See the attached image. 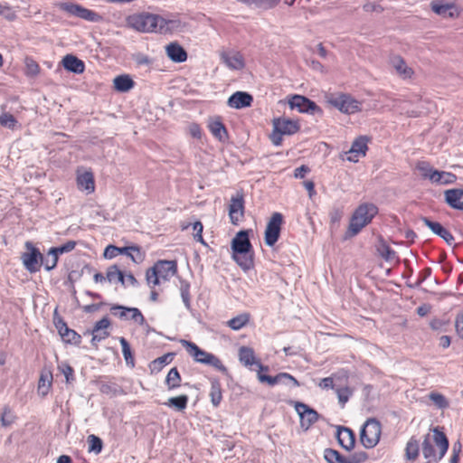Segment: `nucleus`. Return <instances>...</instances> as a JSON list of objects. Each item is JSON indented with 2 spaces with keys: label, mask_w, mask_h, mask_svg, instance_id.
<instances>
[{
  "label": "nucleus",
  "mask_w": 463,
  "mask_h": 463,
  "mask_svg": "<svg viewBox=\"0 0 463 463\" xmlns=\"http://www.w3.org/2000/svg\"><path fill=\"white\" fill-rule=\"evenodd\" d=\"M295 410L300 417V426L305 430H307L318 420V413L303 402H297L295 403Z\"/></svg>",
  "instance_id": "19"
},
{
  "label": "nucleus",
  "mask_w": 463,
  "mask_h": 463,
  "mask_svg": "<svg viewBox=\"0 0 463 463\" xmlns=\"http://www.w3.org/2000/svg\"><path fill=\"white\" fill-rule=\"evenodd\" d=\"M420 455V441L412 436L409 439L405 446V458L407 460L415 461Z\"/></svg>",
  "instance_id": "37"
},
{
  "label": "nucleus",
  "mask_w": 463,
  "mask_h": 463,
  "mask_svg": "<svg viewBox=\"0 0 463 463\" xmlns=\"http://www.w3.org/2000/svg\"><path fill=\"white\" fill-rule=\"evenodd\" d=\"M335 390L337 395L338 402L340 403L341 407L344 408L345 403L353 395L354 391L349 386L337 387Z\"/></svg>",
  "instance_id": "44"
},
{
  "label": "nucleus",
  "mask_w": 463,
  "mask_h": 463,
  "mask_svg": "<svg viewBox=\"0 0 463 463\" xmlns=\"http://www.w3.org/2000/svg\"><path fill=\"white\" fill-rule=\"evenodd\" d=\"M255 366L258 367L257 377L260 383H266L270 386H274L277 383H279L282 379H288L290 382H292L295 386H299V383L298 382V380L288 373H279L276 376L264 374L263 372L269 371V366L263 365L260 360L259 364H256Z\"/></svg>",
  "instance_id": "16"
},
{
  "label": "nucleus",
  "mask_w": 463,
  "mask_h": 463,
  "mask_svg": "<svg viewBox=\"0 0 463 463\" xmlns=\"http://www.w3.org/2000/svg\"><path fill=\"white\" fill-rule=\"evenodd\" d=\"M61 9L64 12L74 15L76 17H80L85 21L89 22H99L102 17L98 13L91 9H88L79 4L74 3H62L60 5Z\"/></svg>",
  "instance_id": "13"
},
{
  "label": "nucleus",
  "mask_w": 463,
  "mask_h": 463,
  "mask_svg": "<svg viewBox=\"0 0 463 463\" xmlns=\"http://www.w3.org/2000/svg\"><path fill=\"white\" fill-rule=\"evenodd\" d=\"M110 326V321L108 317H103L98 322L95 323L94 327L92 329V338L91 344L92 345L97 346L98 343L106 339L109 335V332L108 331Z\"/></svg>",
  "instance_id": "24"
},
{
  "label": "nucleus",
  "mask_w": 463,
  "mask_h": 463,
  "mask_svg": "<svg viewBox=\"0 0 463 463\" xmlns=\"http://www.w3.org/2000/svg\"><path fill=\"white\" fill-rule=\"evenodd\" d=\"M25 74L30 77H35L40 73L41 68L38 62L32 57H25Z\"/></svg>",
  "instance_id": "45"
},
{
  "label": "nucleus",
  "mask_w": 463,
  "mask_h": 463,
  "mask_svg": "<svg viewBox=\"0 0 463 463\" xmlns=\"http://www.w3.org/2000/svg\"><path fill=\"white\" fill-rule=\"evenodd\" d=\"M173 354L168 353L152 361L150 364L151 371H161L164 366H165L166 364H170L173 361Z\"/></svg>",
  "instance_id": "42"
},
{
  "label": "nucleus",
  "mask_w": 463,
  "mask_h": 463,
  "mask_svg": "<svg viewBox=\"0 0 463 463\" xmlns=\"http://www.w3.org/2000/svg\"><path fill=\"white\" fill-rule=\"evenodd\" d=\"M59 334L66 343L80 345L81 342V336L76 331L69 328L67 325L61 322L57 325Z\"/></svg>",
  "instance_id": "33"
},
{
  "label": "nucleus",
  "mask_w": 463,
  "mask_h": 463,
  "mask_svg": "<svg viewBox=\"0 0 463 463\" xmlns=\"http://www.w3.org/2000/svg\"><path fill=\"white\" fill-rule=\"evenodd\" d=\"M189 134L196 138L201 139L203 137V130L199 124L197 123H191L188 127Z\"/></svg>",
  "instance_id": "55"
},
{
  "label": "nucleus",
  "mask_w": 463,
  "mask_h": 463,
  "mask_svg": "<svg viewBox=\"0 0 463 463\" xmlns=\"http://www.w3.org/2000/svg\"><path fill=\"white\" fill-rule=\"evenodd\" d=\"M177 273L176 260H158L146 273L147 284L154 288L161 281H168Z\"/></svg>",
  "instance_id": "5"
},
{
  "label": "nucleus",
  "mask_w": 463,
  "mask_h": 463,
  "mask_svg": "<svg viewBox=\"0 0 463 463\" xmlns=\"http://www.w3.org/2000/svg\"><path fill=\"white\" fill-rule=\"evenodd\" d=\"M88 444L89 451L99 453L102 449V440L93 434L88 437Z\"/></svg>",
  "instance_id": "49"
},
{
  "label": "nucleus",
  "mask_w": 463,
  "mask_h": 463,
  "mask_svg": "<svg viewBox=\"0 0 463 463\" xmlns=\"http://www.w3.org/2000/svg\"><path fill=\"white\" fill-rule=\"evenodd\" d=\"M58 260H59V255L56 252H52V248H51L48 251L47 259L45 260V262H44L45 269L47 270L53 269L58 263Z\"/></svg>",
  "instance_id": "53"
},
{
  "label": "nucleus",
  "mask_w": 463,
  "mask_h": 463,
  "mask_svg": "<svg viewBox=\"0 0 463 463\" xmlns=\"http://www.w3.org/2000/svg\"><path fill=\"white\" fill-rule=\"evenodd\" d=\"M114 316L133 321L138 326H144L146 319L141 311L137 307H125L122 306H113L110 308Z\"/></svg>",
  "instance_id": "20"
},
{
  "label": "nucleus",
  "mask_w": 463,
  "mask_h": 463,
  "mask_svg": "<svg viewBox=\"0 0 463 463\" xmlns=\"http://www.w3.org/2000/svg\"><path fill=\"white\" fill-rule=\"evenodd\" d=\"M120 252L119 247L114 245H109L104 250V257L106 259H113L117 257Z\"/></svg>",
  "instance_id": "56"
},
{
  "label": "nucleus",
  "mask_w": 463,
  "mask_h": 463,
  "mask_svg": "<svg viewBox=\"0 0 463 463\" xmlns=\"http://www.w3.org/2000/svg\"><path fill=\"white\" fill-rule=\"evenodd\" d=\"M52 386V375L42 374L38 383V391L43 394L46 395Z\"/></svg>",
  "instance_id": "48"
},
{
  "label": "nucleus",
  "mask_w": 463,
  "mask_h": 463,
  "mask_svg": "<svg viewBox=\"0 0 463 463\" xmlns=\"http://www.w3.org/2000/svg\"><path fill=\"white\" fill-rule=\"evenodd\" d=\"M61 63L63 67L71 72L77 74L83 73L85 71V63L83 61L72 54H67L63 57Z\"/></svg>",
  "instance_id": "31"
},
{
  "label": "nucleus",
  "mask_w": 463,
  "mask_h": 463,
  "mask_svg": "<svg viewBox=\"0 0 463 463\" xmlns=\"http://www.w3.org/2000/svg\"><path fill=\"white\" fill-rule=\"evenodd\" d=\"M207 127L212 135L220 142L225 143L228 140V130L222 123L221 117L210 118Z\"/></svg>",
  "instance_id": "23"
},
{
  "label": "nucleus",
  "mask_w": 463,
  "mask_h": 463,
  "mask_svg": "<svg viewBox=\"0 0 463 463\" xmlns=\"http://www.w3.org/2000/svg\"><path fill=\"white\" fill-rule=\"evenodd\" d=\"M180 343L196 363L213 366L221 373L227 372V367L223 364L222 361L213 354L201 349L195 343L188 340L183 339Z\"/></svg>",
  "instance_id": "4"
},
{
  "label": "nucleus",
  "mask_w": 463,
  "mask_h": 463,
  "mask_svg": "<svg viewBox=\"0 0 463 463\" xmlns=\"http://www.w3.org/2000/svg\"><path fill=\"white\" fill-rule=\"evenodd\" d=\"M378 213V208L373 203H362L354 212L348 226L350 236L358 234L368 225Z\"/></svg>",
  "instance_id": "6"
},
{
  "label": "nucleus",
  "mask_w": 463,
  "mask_h": 463,
  "mask_svg": "<svg viewBox=\"0 0 463 463\" xmlns=\"http://www.w3.org/2000/svg\"><path fill=\"white\" fill-rule=\"evenodd\" d=\"M424 224L429 227L435 234L444 239L447 242H451L454 240L451 232L443 227L439 222H432L428 218H423Z\"/></svg>",
  "instance_id": "34"
},
{
  "label": "nucleus",
  "mask_w": 463,
  "mask_h": 463,
  "mask_svg": "<svg viewBox=\"0 0 463 463\" xmlns=\"http://www.w3.org/2000/svg\"><path fill=\"white\" fill-rule=\"evenodd\" d=\"M369 141L370 138L366 136H360L356 137L350 149L345 152V159L349 162L356 163L361 157H364L368 150Z\"/></svg>",
  "instance_id": "18"
},
{
  "label": "nucleus",
  "mask_w": 463,
  "mask_h": 463,
  "mask_svg": "<svg viewBox=\"0 0 463 463\" xmlns=\"http://www.w3.org/2000/svg\"><path fill=\"white\" fill-rule=\"evenodd\" d=\"M444 201L452 209L463 211V189L452 188L444 192Z\"/></svg>",
  "instance_id": "25"
},
{
  "label": "nucleus",
  "mask_w": 463,
  "mask_h": 463,
  "mask_svg": "<svg viewBox=\"0 0 463 463\" xmlns=\"http://www.w3.org/2000/svg\"><path fill=\"white\" fill-rule=\"evenodd\" d=\"M391 64L395 70L396 73L403 80L411 79L414 75L412 68L409 67L403 58L401 56H393L391 59Z\"/></svg>",
  "instance_id": "28"
},
{
  "label": "nucleus",
  "mask_w": 463,
  "mask_h": 463,
  "mask_svg": "<svg viewBox=\"0 0 463 463\" xmlns=\"http://www.w3.org/2000/svg\"><path fill=\"white\" fill-rule=\"evenodd\" d=\"M289 105L292 109H298L302 113L315 114L322 112V109L314 101L300 95H295L289 100Z\"/></svg>",
  "instance_id": "21"
},
{
  "label": "nucleus",
  "mask_w": 463,
  "mask_h": 463,
  "mask_svg": "<svg viewBox=\"0 0 463 463\" xmlns=\"http://www.w3.org/2000/svg\"><path fill=\"white\" fill-rule=\"evenodd\" d=\"M135 86V81L128 74H121L114 78L113 87L118 92H128Z\"/></svg>",
  "instance_id": "35"
},
{
  "label": "nucleus",
  "mask_w": 463,
  "mask_h": 463,
  "mask_svg": "<svg viewBox=\"0 0 463 463\" xmlns=\"http://www.w3.org/2000/svg\"><path fill=\"white\" fill-rule=\"evenodd\" d=\"M363 8L365 12L381 13L383 11V8L380 5H377V4L372 3V2H368V3L364 4Z\"/></svg>",
  "instance_id": "58"
},
{
  "label": "nucleus",
  "mask_w": 463,
  "mask_h": 463,
  "mask_svg": "<svg viewBox=\"0 0 463 463\" xmlns=\"http://www.w3.org/2000/svg\"><path fill=\"white\" fill-rule=\"evenodd\" d=\"M182 377L176 367H173L169 370L165 383L169 391L175 390L181 386Z\"/></svg>",
  "instance_id": "39"
},
{
  "label": "nucleus",
  "mask_w": 463,
  "mask_h": 463,
  "mask_svg": "<svg viewBox=\"0 0 463 463\" xmlns=\"http://www.w3.org/2000/svg\"><path fill=\"white\" fill-rule=\"evenodd\" d=\"M76 184L80 192L91 194L95 192V177L91 169L78 167L76 170Z\"/></svg>",
  "instance_id": "15"
},
{
  "label": "nucleus",
  "mask_w": 463,
  "mask_h": 463,
  "mask_svg": "<svg viewBox=\"0 0 463 463\" xmlns=\"http://www.w3.org/2000/svg\"><path fill=\"white\" fill-rule=\"evenodd\" d=\"M222 62L231 70H242L245 66L244 58L239 52H222L221 54Z\"/></svg>",
  "instance_id": "27"
},
{
  "label": "nucleus",
  "mask_w": 463,
  "mask_h": 463,
  "mask_svg": "<svg viewBox=\"0 0 463 463\" xmlns=\"http://www.w3.org/2000/svg\"><path fill=\"white\" fill-rule=\"evenodd\" d=\"M283 222V215L280 213H272L267 223L264 236L265 243L268 246L271 247L278 241Z\"/></svg>",
  "instance_id": "12"
},
{
  "label": "nucleus",
  "mask_w": 463,
  "mask_h": 463,
  "mask_svg": "<svg viewBox=\"0 0 463 463\" xmlns=\"http://www.w3.org/2000/svg\"><path fill=\"white\" fill-rule=\"evenodd\" d=\"M418 168L422 172L424 177L429 178L431 182L436 184H452L458 180L455 174L433 169L429 167L425 163L419 165Z\"/></svg>",
  "instance_id": "11"
},
{
  "label": "nucleus",
  "mask_w": 463,
  "mask_h": 463,
  "mask_svg": "<svg viewBox=\"0 0 463 463\" xmlns=\"http://www.w3.org/2000/svg\"><path fill=\"white\" fill-rule=\"evenodd\" d=\"M17 119L10 113L4 112L0 115V125L10 129H14L17 126Z\"/></svg>",
  "instance_id": "47"
},
{
  "label": "nucleus",
  "mask_w": 463,
  "mask_h": 463,
  "mask_svg": "<svg viewBox=\"0 0 463 463\" xmlns=\"http://www.w3.org/2000/svg\"><path fill=\"white\" fill-rule=\"evenodd\" d=\"M282 136L283 134H280L279 132L276 131L273 128L272 134L270 136L271 141L275 146H279L282 142Z\"/></svg>",
  "instance_id": "63"
},
{
  "label": "nucleus",
  "mask_w": 463,
  "mask_h": 463,
  "mask_svg": "<svg viewBox=\"0 0 463 463\" xmlns=\"http://www.w3.org/2000/svg\"><path fill=\"white\" fill-rule=\"evenodd\" d=\"M0 15L8 21H14L17 18L15 11L9 5H2L0 3Z\"/></svg>",
  "instance_id": "50"
},
{
  "label": "nucleus",
  "mask_w": 463,
  "mask_h": 463,
  "mask_svg": "<svg viewBox=\"0 0 463 463\" xmlns=\"http://www.w3.org/2000/svg\"><path fill=\"white\" fill-rule=\"evenodd\" d=\"M273 128L276 131L283 135H294L300 129V124L298 120L287 118H278L273 120Z\"/></svg>",
  "instance_id": "22"
},
{
  "label": "nucleus",
  "mask_w": 463,
  "mask_h": 463,
  "mask_svg": "<svg viewBox=\"0 0 463 463\" xmlns=\"http://www.w3.org/2000/svg\"><path fill=\"white\" fill-rule=\"evenodd\" d=\"M430 9L433 13L444 18H458L460 15L458 6L449 0H431Z\"/></svg>",
  "instance_id": "14"
},
{
  "label": "nucleus",
  "mask_w": 463,
  "mask_h": 463,
  "mask_svg": "<svg viewBox=\"0 0 463 463\" xmlns=\"http://www.w3.org/2000/svg\"><path fill=\"white\" fill-rule=\"evenodd\" d=\"M229 218L233 225H238L244 218V196L242 193H237L232 196L229 208Z\"/></svg>",
  "instance_id": "17"
},
{
  "label": "nucleus",
  "mask_w": 463,
  "mask_h": 463,
  "mask_svg": "<svg viewBox=\"0 0 463 463\" xmlns=\"http://www.w3.org/2000/svg\"><path fill=\"white\" fill-rule=\"evenodd\" d=\"M165 20L158 14L148 12L134 13L127 16L126 24L128 28L139 33L157 32L164 27Z\"/></svg>",
  "instance_id": "3"
},
{
  "label": "nucleus",
  "mask_w": 463,
  "mask_h": 463,
  "mask_svg": "<svg viewBox=\"0 0 463 463\" xmlns=\"http://www.w3.org/2000/svg\"><path fill=\"white\" fill-rule=\"evenodd\" d=\"M455 328L458 335L463 339V314L457 316L455 320Z\"/></svg>",
  "instance_id": "57"
},
{
  "label": "nucleus",
  "mask_w": 463,
  "mask_h": 463,
  "mask_svg": "<svg viewBox=\"0 0 463 463\" xmlns=\"http://www.w3.org/2000/svg\"><path fill=\"white\" fill-rule=\"evenodd\" d=\"M62 373H63L67 382H70L71 380L73 379L74 370L71 365H69V364L64 365L62 368Z\"/></svg>",
  "instance_id": "62"
},
{
  "label": "nucleus",
  "mask_w": 463,
  "mask_h": 463,
  "mask_svg": "<svg viewBox=\"0 0 463 463\" xmlns=\"http://www.w3.org/2000/svg\"><path fill=\"white\" fill-rule=\"evenodd\" d=\"M430 399L440 409L449 407V402L444 395L439 392H430Z\"/></svg>",
  "instance_id": "51"
},
{
  "label": "nucleus",
  "mask_w": 463,
  "mask_h": 463,
  "mask_svg": "<svg viewBox=\"0 0 463 463\" xmlns=\"http://www.w3.org/2000/svg\"><path fill=\"white\" fill-rule=\"evenodd\" d=\"M16 419L17 417L13 411L8 406H5L0 419L1 425L3 427H9L15 422Z\"/></svg>",
  "instance_id": "46"
},
{
  "label": "nucleus",
  "mask_w": 463,
  "mask_h": 463,
  "mask_svg": "<svg viewBox=\"0 0 463 463\" xmlns=\"http://www.w3.org/2000/svg\"><path fill=\"white\" fill-rule=\"evenodd\" d=\"M336 437L338 443L343 449L351 450L354 447L355 439L354 432L350 429L339 427Z\"/></svg>",
  "instance_id": "30"
},
{
  "label": "nucleus",
  "mask_w": 463,
  "mask_h": 463,
  "mask_svg": "<svg viewBox=\"0 0 463 463\" xmlns=\"http://www.w3.org/2000/svg\"><path fill=\"white\" fill-rule=\"evenodd\" d=\"M119 343L122 347V354H123L124 359L126 361V364L128 365H129L130 367H134L135 366V358L132 354L131 347H130L128 342L127 341V339L125 337H120Z\"/></svg>",
  "instance_id": "43"
},
{
  "label": "nucleus",
  "mask_w": 463,
  "mask_h": 463,
  "mask_svg": "<svg viewBox=\"0 0 463 463\" xmlns=\"http://www.w3.org/2000/svg\"><path fill=\"white\" fill-rule=\"evenodd\" d=\"M211 387L209 392V397L211 402L214 408L220 406L222 401V388L220 381L216 378L211 379Z\"/></svg>",
  "instance_id": "36"
},
{
  "label": "nucleus",
  "mask_w": 463,
  "mask_h": 463,
  "mask_svg": "<svg viewBox=\"0 0 463 463\" xmlns=\"http://www.w3.org/2000/svg\"><path fill=\"white\" fill-rule=\"evenodd\" d=\"M310 171L309 167L302 165L301 166L298 167L294 171V176L296 178H304L306 175Z\"/></svg>",
  "instance_id": "60"
},
{
  "label": "nucleus",
  "mask_w": 463,
  "mask_h": 463,
  "mask_svg": "<svg viewBox=\"0 0 463 463\" xmlns=\"http://www.w3.org/2000/svg\"><path fill=\"white\" fill-rule=\"evenodd\" d=\"M193 230L194 231V239L202 243L203 245H206L204 239L203 237V225L200 221H196L193 223Z\"/></svg>",
  "instance_id": "52"
},
{
  "label": "nucleus",
  "mask_w": 463,
  "mask_h": 463,
  "mask_svg": "<svg viewBox=\"0 0 463 463\" xmlns=\"http://www.w3.org/2000/svg\"><path fill=\"white\" fill-rule=\"evenodd\" d=\"M253 101L250 94L243 91H236L228 99V106L236 109L250 107Z\"/></svg>",
  "instance_id": "26"
},
{
  "label": "nucleus",
  "mask_w": 463,
  "mask_h": 463,
  "mask_svg": "<svg viewBox=\"0 0 463 463\" xmlns=\"http://www.w3.org/2000/svg\"><path fill=\"white\" fill-rule=\"evenodd\" d=\"M250 320V314L241 313L226 322V325L232 330L238 331L246 326Z\"/></svg>",
  "instance_id": "38"
},
{
  "label": "nucleus",
  "mask_w": 463,
  "mask_h": 463,
  "mask_svg": "<svg viewBox=\"0 0 463 463\" xmlns=\"http://www.w3.org/2000/svg\"><path fill=\"white\" fill-rule=\"evenodd\" d=\"M303 185L308 191L309 197H312L316 194L315 184L313 181H305Z\"/></svg>",
  "instance_id": "64"
},
{
  "label": "nucleus",
  "mask_w": 463,
  "mask_h": 463,
  "mask_svg": "<svg viewBox=\"0 0 463 463\" xmlns=\"http://www.w3.org/2000/svg\"><path fill=\"white\" fill-rule=\"evenodd\" d=\"M326 102L344 114H354L362 111V101L347 93H330L326 96Z\"/></svg>",
  "instance_id": "7"
},
{
  "label": "nucleus",
  "mask_w": 463,
  "mask_h": 463,
  "mask_svg": "<svg viewBox=\"0 0 463 463\" xmlns=\"http://www.w3.org/2000/svg\"><path fill=\"white\" fill-rule=\"evenodd\" d=\"M238 358L240 363L247 368L252 369V366L259 364L253 348L242 345L238 350Z\"/></svg>",
  "instance_id": "29"
},
{
  "label": "nucleus",
  "mask_w": 463,
  "mask_h": 463,
  "mask_svg": "<svg viewBox=\"0 0 463 463\" xmlns=\"http://www.w3.org/2000/svg\"><path fill=\"white\" fill-rule=\"evenodd\" d=\"M382 435V425L375 418L368 419L362 430L360 435V440L362 444L367 448H374L380 441Z\"/></svg>",
  "instance_id": "8"
},
{
  "label": "nucleus",
  "mask_w": 463,
  "mask_h": 463,
  "mask_svg": "<svg viewBox=\"0 0 463 463\" xmlns=\"http://www.w3.org/2000/svg\"><path fill=\"white\" fill-rule=\"evenodd\" d=\"M318 386L322 389H334V380L333 377H326L323 378Z\"/></svg>",
  "instance_id": "61"
},
{
  "label": "nucleus",
  "mask_w": 463,
  "mask_h": 463,
  "mask_svg": "<svg viewBox=\"0 0 463 463\" xmlns=\"http://www.w3.org/2000/svg\"><path fill=\"white\" fill-rule=\"evenodd\" d=\"M106 278L109 282H120L125 285V275L117 265L109 266L106 272Z\"/></svg>",
  "instance_id": "41"
},
{
  "label": "nucleus",
  "mask_w": 463,
  "mask_h": 463,
  "mask_svg": "<svg viewBox=\"0 0 463 463\" xmlns=\"http://www.w3.org/2000/svg\"><path fill=\"white\" fill-rule=\"evenodd\" d=\"M76 246L74 241H69L61 246L52 248V252H56L58 255L65 252L71 251Z\"/></svg>",
  "instance_id": "54"
},
{
  "label": "nucleus",
  "mask_w": 463,
  "mask_h": 463,
  "mask_svg": "<svg viewBox=\"0 0 463 463\" xmlns=\"http://www.w3.org/2000/svg\"><path fill=\"white\" fill-rule=\"evenodd\" d=\"M128 256L136 263L142 262L144 260V254L138 247H137V250L131 251Z\"/></svg>",
  "instance_id": "59"
},
{
  "label": "nucleus",
  "mask_w": 463,
  "mask_h": 463,
  "mask_svg": "<svg viewBox=\"0 0 463 463\" xmlns=\"http://www.w3.org/2000/svg\"><path fill=\"white\" fill-rule=\"evenodd\" d=\"M189 398L186 394L176 397H171L165 402V405L175 408L176 411H183L186 409Z\"/></svg>",
  "instance_id": "40"
},
{
  "label": "nucleus",
  "mask_w": 463,
  "mask_h": 463,
  "mask_svg": "<svg viewBox=\"0 0 463 463\" xmlns=\"http://www.w3.org/2000/svg\"><path fill=\"white\" fill-rule=\"evenodd\" d=\"M168 58L175 62H184L187 60V52L177 43H171L165 46Z\"/></svg>",
  "instance_id": "32"
},
{
  "label": "nucleus",
  "mask_w": 463,
  "mask_h": 463,
  "mask_svg": "<svg viewBox=\"0 0 463 463\" xmlns=\"http://www.w3.org/2000/svg\"><path fill=\"white\" fill-rule=\"evenodd\" d=\"M324 458L327 463H364L368 459L364 451L354 452L348 457H345L333 449H326Z\"/></svg>",
  "instance_id": "10"
},
{
  "label": "nucleus",
  "mask_w": 463,
  "mask_h": 463,
  "mask_svg": "<svg viewBox=\"0 0 463 463\" xmlns=\"http://www.w3.org/2000/svg\"><path fill=\"white\" fill-rule=\"evenodd\" d=\"M24 248L26 251L23 252L21 255V260L24 267L30 273H36L40 271L41 267L43 264V255L31 241H26L24 243Z\"/></svg>",
  "instance_id": "9"
},
{
  "label": "nucleus",
  "mask_w": 463,
  "mask_h": 463,
  "mask_svg": "<svg viewBox=\"0 0 463 463\" xmlns=\"http://www.w3.org/2000/svg\"><path fill=\"white\" fill-rule=\"evenodd\" d=\"M431 432L424 436L422 454L428 460L426 463H438L446 455L449 442L446 434L439 427L433 428Z\"/></svg>",
  "instance_id": "2"
},
{
  "label": "nucleus",
  "mask_w": 463,
  "mask_h": 463,
  "mask_svg": "<svg viewBox=\"0 0 463 463\" xmlns=\"http://www.w3.org/2000/svg\"><path fill=\"white\" fill-rule=\"evenodd\" d=\"M252 230H241L232 241V258L244 271L254 267V250L250 241Z\"/></svg>",
  "instance_id": "1"
}]
</instances>
